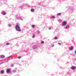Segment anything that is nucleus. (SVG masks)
<instances>
[{"label": "nucleus", "mask_w": 76, "mask_h": 76, "mask_svg": "<svg viewBox=\"0 0 76 76\" xmlns=\"http://www.w3.org/2000/svg\"><path fill=\"white\" fill-rule=\"evenodd\" d=\"M15 29H16V31H19V32L21 31L20 28V27H19L18 25L16 26Z\"/></svg>", "instance_id": "f257e3e1"}, {"label": "nucleus", "mask_w": 76, "mask_h": 76, "mask_svg": "<svg viewBox=\"0 0 76 76\" xmlns=\"http://www.w3.org/2000/svg\"><path fill=\"white\" fill-rule=\"evenodd\" d=\"M67 25V23L65 21H64L62 23V26H65Z\"/></svg>", "instance_id": "f03ea898"}, {"label": "nucleus", "mask_w": 76, "mask_h": 76, "mask_svg": "<svg viewBox=\"0 0 76 76\" xmlns=\"http://www.w3.org/2000/svg\"><path fill=\"white\" fill-rule=\"evenodd\" d=\"M72 70H75V69H76V67L73 66H72Z\"/></svg>", "instance_id": "7ed1b4c3"}, {"label": "nucleus", "mask_w": 76, "mask_h": 76, "mask_svg": "<svg viewBox=\"0 0 76 76\" xmlns=\"http://www.w3.org/2000/svg\"><path fill=\"white\" fill-rule=\"evenodd\" d=\"M0 57H1V58H4V57H5V56H4V55H1Z\"/></svg>", "instance_id": "20e7f679"}, {"label": "nucleus", "mask_w": 76, "mask_h": 76, "mask_svg": "<svg viewBox=\"0 0 76 76\" xmlns=\"http://www.w3.org/2000/svg\"><path fill=\"white\" fill-rule=\"evenodd\" d=\"M7 73H9V72H10V69H8L7 70Z\"/></svg>", "instance_id": "39448f33"}, {"label": "nucleus", "mask_w": 76, "mask_h": 76, "mask_svg": "<svg viewBox=\"0 0 76 76\" xmlns=\"http://www.w3.org/2000/svg\"><path fill=\"white\" fill-rule=\"evenodd\" d=\"M73 47H70V50H73Z\"/></svg>", "instance_id": "423d86ee"}, {"label": "nucleus", "mask_w": 76, "mask_h": 76, "mask_svg": "<svg viewBox=\"0 0 76 76\" xmlns=\"http://www.w3.org/2000/svg\"><path fill=\"white\" fill-rule=\"evenodd\" d=\"M2 74L3 73H4V70H2L0 72Z\"/></svg>", "instance_id": "0eeeda50"}, {"label": "nucleus", "mask_w": 76, "mask_h": 76, "mask_svg": "<svg viewBox=\"0 0 76 76\" xmlns=\"http://www.w3.org/2000/svg\"><path fill=\"white\" fill-rule=\"evenodd\" d=\"M31 12H34V9H32L31 10Z\"/></svg>", "instance_id": "6e6552de"}, {"label": "nucleus", "mask_w": 76, "mask_h": 76, "mask_svg": "<svg viewBox=\"0 0 76 76\" xmlns=\"http://www.w3.org/2000/svg\"><path fill=\"white\" fill-rule=\"evenodd\" d=\"M69 25H67L66 27V29H67V28H69Z\"/></svg>", "instance_id": "1a4fd4ad"}, {"label": "nucleus", "mask_w": 76, "mask_h": 76, "mask_svg": "<svg viewBox=\"0 0 76 76\" xmlns=\"http://www.w3.org/2000/svg\"><path fill=\"white\" fill-rule=\"evenodd\" d=\"M61 13H59L57 14L58 16H59L60 15H61Z\"/></svg>", "instance_id": "9d476101"}, {"label": "nucleus", "mask_w": 76, "mask_h": 76, "mask_svg": "<svg viewBox=\"0 0 76 76\" xmlns=\"http://www.w3.org/2000/svg\"><path fill=\"white\" fill-rule=\"evenodd\" d=\"M3 15H6V12H4L3 13Z\"/></svg>", "instance_id": "9b49d317"}, {"label": "nucleus", "mask_w": 76, "mask_h": 76, "mask_svg": "<svg viewBox=\"0 0 76 76\" xmlns=\"http://www.w3.org/2000/svg\"><path fill=\"white\" fill-rule=\"evenodd\" d=\"M42 44H44V41H42L41 42Z\"/></svg>", "instance_id": "f8f14e48"}, {"label": "nucleus", "mask_w": 76, "mask_h": 76, "mask_svg": "<svg viewBox=\"0 0 76 76\" xmlns=\"http://www.w3.org/2000/svg\"><path fill=\"white\" fill-rule=\"evenodd\" d=\"M35 25H33L32 26V28H34V27H35Z\"/></svg>", "instance_id": "ddd939ff"}, {"label": "nucleus", "mask_w": 76, "mask_h": 76, "mask_svg": "<svg viewBox=\"0 0 76 76\" xmlns=\"http://www.w3.org/2000/svg\"><path fill=\"white\" fill-rule=\"evenodd\" d=\"M37 33L38 34H39V33H40V31H37Z\"/></svg>", "instance_id": "4468645a"}, {"label": "nucleus", "mask_w": 76, "mask_h": 76, "mask_svg": "<svg viewBox=\"0 0 76 76\" xmlns=\"http://www.w3.org/2000/svg\"><path fill=\"white\" fill-rule=\"evenodd\" d=\"M20 58H21V56H18V58L19 59H20Z\"/></svg>", "instance_id": "2eb2a0df"}, {"label": "nucleus", "mask_w": 76, "mask_h": 76, "mask_svg": "<svg viewBox=\"0 0 76 76\" xmlns=\"http://www.w3.org/2000/svg\"><path fill=\"white\" fill-rule=\"evenodd\" d=\"M55 39H57V37H55Z\"/></svg>", "instance_id": "dca6fc26"}, {"label": "nucleus", "mask_w": 76, "mask_h": 76, "mask_svg": "<svg viewBox=\"0 0 76 76\" xmlns=\"http://www.w3.org/2000/svg\"><path fill=\"white\" fill-rule=\"evenodd\" d=\"M6 45H9V43H7L6 44Z\"/></svg>", "instance_id": "f3484780"}, {"label": "nucleus", "mask_w": 76, "mask_h": 76, "mask_svg": "<svg viewBox=\"0 0 76 76\" xmlns=\"http://www.w3.org/2000/svg\"><path fill=\"white\" fill-rule=\"evenodd\" d=\"M49 30H51V27H50L49 28Z\"/></svg>", "instance_id": "a211bd4d"}, {"label": "nucleus", "mask_w": 76, "mask_h": 76, "mask_svg": "<svg viewBox=\"0 0 76 76\" xmlns=\"http://www.w3.org/2000/svg\"><path fill=\"white\" fill-rule=\"evenodd\" d=\"M52 47H54V45H52Z\"/></svg>", "instance_id": "6ab92c4d"}, {"label": "nucleus", "mask_w": 76, "mask_h": 76, "mask_svg": "<svg viewBox=\"0 0 76 76\" xmlns=\"http://www.w3.org/2000/svg\"><path fill=\"white\" fill-rule=\"evenodd\" d=\"M34 37H35V34H34L33 35V36L32 37V38H34Z\"/></svg>", "instance_id": "aec40b11"}, {"label": "nucleus", "mask_w": 76, "mask_h": 76, "mask_svg": "<svg viewBox=\"0 0 76 76\" xmlns=\"http://www.w3.org/2000/svg\"><path fill=\"white\" fill-rule=\"evenodd\" d=\"M11 57H12V56H9L8 58H11Z\"/></svg>", "instance_id": "412c9836"}, {"label": "nucleus", "mask_w": 76, "mask_h": 76, "mask_svg": "<svg viewBox=\"0 0 76 76\" xmlns=\"http://www.w3.org/2000/svg\"><path fill=\"white\" fill-rule=\"evenodd\" d=\"M52 18H55L54 16H52Z\"/></svg>", "instance_id": "4be33fe9"}, {"label": "nucleus", "mask_w": 76, "mask_h": 76, "mask_svg": "<svg viewBox=\"0 0 76 76\" xmlns=\"http://www.w3.org/2000/svg\"><path fill=\"white\" fill-rule=\"evenodd\" d=\"M8 26H11V25L9 24Z\"/></svg>", "instance_id": "5701e85b"}, {"label": "nucleus", "mask_w": 76, "mask_h": 76, "mask_svg": "<svg viewBox=\"0 0 76 76\" xmlns=\"http://www.w3.org/2000/svg\"><path fill=\"white\" fill-rule=\"evenodd\" d=\"M58 44H59V45H61V44L60 43H58Z\"/></svg>", "instance_id": "b1692460"}, {"label": "nucleus", "mask_w": 76, "mask_h": 76, "mask_svg": "<svg viewBox=\"0 0 76 76\" xmlns=\"http://www.w3.org/2000/svg\"><path fill=\"white\" fill-rule=\"evenodd\" d=\"M11 66H12V67L13 66V65L12 64V65H11Z\"/></svg>", "instance_id": "393cba45"}]
</instances>
